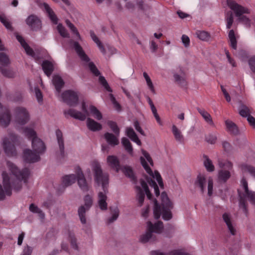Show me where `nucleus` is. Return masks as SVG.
<instances>
[{"mask_svg":"<svg viewBox=\"0 0 255 255\" xmlns=\"http://www.w3.org/2000/svg\"><path fill=\"white\" fill-rule=\"evenodd\" d=\"M7 166L12 175L9 176L5 172L2 174L3 187L0 184V200H3L6 195L11 194V190L18 191L25 184L29 176V171L27 168L19 170L12 162L7 161Z\"/></svg>","mask_w":255,"mask_h":255,"instance_id":"f257e3e1","label":"nucleus"},{"mask_svg":"<svg viewBox=\"0 0 255 255\" xmlns=\"http://www.w3.org/2000/svg\"><path fill=\"white\" fill-rule=\"evenodd\" d=\"M91 167L94 172V180L97 186H101L103 191L98 193V204L102 210H106L108 209L107 193L109 185V175L104 173L100 164L97 161H92Z\"/></svg>","mask_w":255,"mask_h":255,"instance_id":"f03ea898","label":"nucleus"},{"mask_svg":"<svg viewBox=\"0 0 255 255\" xmlns=\"http://www.w3.org/2000/svg\"><path fill=\"white\" fill-rule=\"evenodd\" d=\"M22 132L28 138L32 139V150L28 149L23 151V159L27 162H35L38 161L40 155L45 150L44 143L36 136L35 131L31 128L25 127L22 129Z\"/></svg>","mask_w":255,"mask_h":255,"instance_id":"7ed1b4c3","label":"nucleus"},{"mask_svg":"<svg viewBox=\"0 0 255 255\" xmlns=\"http://www.w3.org/2000/svg\"><path fill=\"white\" fill-rule=\"evenodd\" d=\"M81 111H78L75 109H69L65 111L64 114L80 121H84L90 116L98 121L103 119L102 113L93 105H90L87 108L85 102H83L81 104Z\"/></svg>","mask_w":255,"mask_h":255,"instance_id":"20e7f679","label":"nucleus"},{"mask_svg":"<svg viewBox=\"0 0 255 255\" xmlns=\"http://www.w3.org/2000/svg\"><path fill=\"white\" fill-rule=\"evenodd\" d=\"M162 205L160 206L156 200L154 201L153 215L156 219H158L160 217L165 221H168L172 218L171 210L173 208V204L169 199L165 192L161 194Z\"/></svg>","mask_w":255,"mask_h":255,"instance_id":"39448f33","label":"nucleus"},{"mask_svg":"<svg viewBox=\"0 0 255 255\" xmlns=\"http://www.w3.org/2000/svg\"><path fill=\"white\" fill-rule=\"evenodd\" d=\"M0 143L7 155L14 156L16 154L15 145L20 143V137L14 132H8L1 138Z\"/></svg>","mask_w":255,"mask_h":255,"instance_id":"423d86ee","label":"nucleus"},{"mask_svg":"<svg viewBox=\"0 0 255 255\" xmlns=\"http://www.w3.org/2000/svg\"><path fill=\"white\" fill-rule=\"evenodd\" d=\"M238 194L240 197V207L244 211H246V202H249L255 205V192L250 190L247 181L242 179L241 181V186L238 189Z\"/></svg>","mask_w":255,"mask_h":255,"instance_id":"0eeeda50","label":"nucleus"},{"mask_svg":"<svg viewBox=\"0 0 255 255\" xmlns=\"http://www.w3.org/2000/svg\"><path fill=\"white\" fill-rule=\"evenodd\" d=\"M227 2L228 6L235 13L236 16L238 17L239 22L245 27H250L252 23L251 19L247 16L243 15L244 14L249 13L250 12L249 9L238 4L233 0H227Z\"/></svg>","mask_w":255,"mask_h":255,"instance_id":"6e6552de","label":"nucleus"},{"mask_svg":"<svg viewBox=\"0 0 255 255\" xmlns=\"http://www.w3.org/2000/svg\"><path fill=\"white\" fill-rule=\"evenodd\" d=\"M141 152L142 156L140 157V161L144 169L150 178L156 179L159 186L163 188V183L159 173L157 171L153 172L150 168V166H153V163L149 154L143 149L141 150Z\"/></svg>","mask_w":255,"mask_h":255,"instance_id":"1a4fd4ad","label":"nucleus"},{"mask_svg":"<svg viewBox=\"0 0 255 255\" xmlns=\"http://www.w3.org/2000/svg\"><path fill=\"white\" fill-rule=\"evenodd\" d=\"M135 192V200L138 207H141L143 205L145 194L149 199H151L152 195L148 188L147 184L142 179H140L138 183H136Z\"/></svg>","mask_w":255,"mask_h":255,"instance_id":"9d476101","label":"nucleus"},{"mask_svg":"<svg viewBox=\"0 0 255 255\" xmlns=\"http://www.w3.org/2000/svg\"><path fill=\"white\" fill-rule=\"evenodd\" d=\"M14 124L15 128L19 129L21 126L26 124L30 119L29 113L27 110L23 107H17L14 110Z\"/></svg>","mask_w":255,"mask_h":255,"instance_id":"9b49d317","label":"nucleus"},{"mask_svg":"<svg viewBox=\"0 0 255 255\" xmlns=\"http://www.w3.org/2000/svg\"><path fill=\"white\" fill-rule=\"evenodd\" d=\"M74 48L80 59L84 64L87 66L91 72L95 76H99L100 72L93 62H91L90 58L85 53L82 47L77 42H74Z\"/></svg>","mask_w":255,"mask_h":255,"instance_id":"f8f14e48","label":"nucleus"},{"mask_svg":"<svg viewBox=\"0 0 255 255\" xmlns=\"http://www.w3.org/2000/svg\"><path fill=\"white\" fill-rule=\"evenodd\" d=\"M218 164L220 168H222L218 171V181L220 182H226L231 177L230 170L232 169L233 165L228 160L218 159Z\"/></svg>","mask_w":255,"mask_h":255,"instance_id":"ddd939ff","label":"nucleus"},{"mask_svg":"<svg viewBox=\"0 0 255 255\" xmlns=\"http://www.w3.org/2000/svg\"><path fill=\"white\" fill-rule=\"evenodd\" d=\"M84 204L78 209V215L82 224L87 223L86 212L90 210L93 204V197L92 195L87 194L83 197Z\"/></svg>","mask_w":255,"mask_h":255,"instance_id":"4468645a","label":"nucleus"},{"mask_svg":"<svg viewBox=\"0 0 255 255\" xmlns=\"http://www.w3.org/2000/svg\"><path fill=\"white\" fill-rule=\"evenodd\" d=\"M196 184L202 193L206 191V187H207L208 195L209 196L212 195L213 193V179L211 177H205L204 175L200 174L197 177Z\"/></svg>","mask_w":255,"mask_h":255,"instance_id":"2eb2a0df","label":"nucleus"},{"mask_svg":"<svg viewBox=\"0 0 255 255\" xmlns=\"http://www.w3.org/2000/svg\"><path fill=\"white\" fill-rule=\"evenodd\" d=\"M61 98L62 100L70 106H75L78 101V94L77 92L68 90L63 92Z\"/></svg>","mask_w":255,"mask_h":255,"instance_id":"dca6fc26","label":"nucleus"},{"mask_svg":"<svg viewBox=\"0 0 255 255\" xmlns=\"http://www.w3.org/2000/svg\"><path fill=\"white\" fill-rule=\"evenodd\" d=\"M77 180L80 188L83 191H88L90 188L87 183L82 170L79 167L76 169Z\"/></svg>","mask_w":255,"mask_h":255,"instance_id":"f3484780","label":"nucleus"},{"mask_svg":"<svg viewBox=\"0 0 255 255\" xmlns=\"http://www.w3.org/2000/svg\"><path fill=\"white\" fill-rule=\"evenodd\" d=\"M223 220L225 223L229 232L232 235H235L236 234L237 230L236 228V225L233 220L231 216L228 213H224L223 215Z\"/></svg>","mask_w":255,"mask_h":255,"instance_id":"a211bd4d","label":"nucleus"},{"mask_svg":"<svg viewBox=\"0 0 255 255\" xmlns=\"http://www.w3.org/2000/svg\"><path fill=\"white\" fill-rule=\"evenodd\" d=\"M174 81L178 84L184 86L186 84V74L184 69L181 67H178L176 71L173 74Z\"/></svg>","mask_w":255,"mask_h":255,"instance_id":"6ab92c4d","label":"nucleus"},{"mask_svg":"<svg viewBox=\"0 0 255 255\" xmlns=\"http://www.w3.org/2000/svg\"><path fill=\"white\" fill-rule=\"evenodd\" d=\"M119 136L120 134H117L108 131L105 132L103 135L106 141L111 146H115L119 144Z\"/></svg>","mask_w":255,"mask_h":255,"instance_id":"aec40b11","label":"nucleus"},{"mask_svg":"<svg viewBox=\"0 0 255 255\" xmlns=\"http://www.w3.org/2000/svg\"><path fill=\"white\" fill-rule=\"evenodd\" d=\"M107 165L114 169L117 172L121 170L120 160L118 157L114 155H108L106 159Z\"/></svg>","mask_w":255,"mask_h":255,"instance_id":"412c9836","label":"nucleus"},{"mask_svg":"<svg viewBox=\"0 0 255 255\" xmlns=\"http://www.w3.org/2000/svg\"><path fill=\"white\" fill-rule=\"evenodd\" d=\"M163 229V224L161 221H157L155 223H152L150 221L147 223V229L149 230L152 234H161Z\"/></svg>","mask_w":255,"mask_h":255,"instance_id":"4be33fe9","label":"nucleus"},{"mask_svg":"<svg viewBox=\"0 0 255 255\" xmlns=\"http://www.w3.org/2000/svg\"><path fill=\"white\" fill-rule=\"evenodd\" d=\"M38 5L43 10H44L47 13L48 16L53 22L55 23H57V17L55 15L53 10L48 3L44 2H38Z\"/></svg>","mask_w":255,"mask_h":255,"instance_id":"5701e85b","label":"nucleus"},{"mask_svg":"<svg viewBox=\"0 0 255 255\" xmlns=\"http://www.w3.org/2000/svg\"><path fill=\"white\" fill-rule=\"evenodd\" d=\"M0 114V126L3 128L7 127L11 121L10 112L6 108H4Z\"/></svg>","mask_w":255,"mask_h":255,"instance_id":"b1692460","label":"nucleus"},{"mask_svg":"<svg viewBox=\"0 0 255 255\" xmlns=\"http://www.w3.org/2000/svg\"><path fill=\"white\" fill-rule=\"evenodd\" d=\"M86 126L87 128L92 131H98L102 129V125L94 119L88 117L86 118Z\"/></svg>","mask_w":255,"mask_h":255,"instance_id":"393cba45","label":"nucleus"},{"mask_svg":"<svg viewBox=\"0 0 255 255\" xmlns=\"http://www.w3.org/2000/svg\"><path fill=\"white\" fill-rule=\"evenodd\" d=\"M56 136L59 145V151L57 152V155L59 158H63L65 156L64 151V142L62 138V134L61 131H56Z\"/></svg>","mask_w":255,"mask_h":255,"instance_id":"a878e982","label":"nucleus"},{"mask_svg":"<svg viewBox=\"0 0 255 255\" xmlns=\"http://www.w3.org/2000/svg\"><path fill=\"white\" fill-rule=\"evenodd\" d=\"M156 236L152 234L149 230L141 234L139 237V241L142 243H146L148 242H155L157 241Z\"/></svg>","mask_w":255,"mask_h":255,"instance_id":"bb28decb","label":"nucleus"},{"mask_svg":"<svg viewBox=\"0 0 255 255\" xmlns=\"http://www.w3.org/2000/svg\"><path fill=\"white\" fill-rule=\"evenodd\" d=\"M26 24L33 30H36L40 27V21L37 16L31 15L26 19Z\"/></svg>","mask_w":255,"mask_h":255,"instance_id":"cd10ccee","label":"nucleus"},{"mask_svg":"<svg viewBox=\"0 0 255 255\" xmlns=\"http://www.w3.org/2000/svg\"><path fill=\"white\" fill-rule=\"evenodd\" d=\"M52 83L55 86L56 95L59 97L60 90L64 86V82L61 77L58 75H54L53 77Z\"/></svg>","mask_w":255,"mask_h":255,"instance_id":"c85d7f7f","label":"nucleus"},{"mask_svg":"<svg viewBox=\"0 0 255 255\" xmlns=\"http://www.w3.org/2000/svg\"><path fill=\"white\" fill-rule=\"evenodd\" d=\"M16 39L19 41V42L21 44V46L24 49L25 51L26 54L29 56L32 57H34V52L33 50L29 46V45L26 43L24 39L22 36L18 34L16 35Z\"/></svg>","mask_w":255,"mask_h":255,"instance_id":"c756f323","label":"nucleus"},{"mask_svg":"<svg viewBox=\"0 0 255 255\" xmlns=\"http://www.w3.org/2000/svg\"><path fill=\"white\" fill-rule=\"evenodd\" d=\"M54 63L53 61L48 60L44 61L42 64V67L45 74L49 77L54 70Z\"/></svg>","mask_w":255,"mask_h":255,"instance_id":"7c9ffc66","label":"nucleus"},{"mask_svg":"<svg viewBox=\"0 0 255 255\" xmlns=\"http://www.w3.org/2000/svg\"><path fill=\"white\" fill-rule=\"evenodd\" d=\"M227 130L230 133L237 135L239 133V129L236 125L230 120L225 121Z\"/></svg>","mask_w":255,"mask_h":255,"instance_id":"2f4dec72","label":"nucleus"},{"mask_svg":"<svg viewBox=\"0 0 255 255\" xmlns=\"http://www.w3.org/2000/svg\"><path fill=\"white\" fill-rule=\"evenodd\" d=\"M77 180V175L69 174L64 176L62 178V184L65 187L69 186L74 183Z\"/></svg>","mask_w":255,"mask_h":255,"instance_id":"473e14b6","label":"nucleus"},{"mask_svg":"<svg viewBox=\"0 0 255 255\" xmlns=\"http://www.w3.org/2000/svg\"><path fill=\"white\" fill-rule=\"evenodd\" d=\"M127 135L133 142L136 143L137 145H140L141 142L139 139L137 135L134 131L133 129L131 128H127L126 130Z\"/></svg>","mask_w":255,"mask_h":255,"instance_id":"72a5a7b5","label":"nucleus"},{"mask_svg":"<svg viewBox=\"0 0 255 255\" xmlns=\"http://www.w3.org/2000/svg\"><path fill=\"white\" fill-rule=\"evenodd\" d=\"M198 111L202 116L207 124L212 127L215 126L212 118L209 113H208L204 110L201 109H198Z\"/></svg>","mask_w":255,"mask_h":255,"instance_id":"f704fd0d","label":"nucleus"},{"mask_svg":"<svg viewBox=\"0 0 255 255\" xmlns=\"http://www.w3.org/2000/svg\"><path fill=\"white\" fill-rule=\"evenodd\" d=\"M121 169L124 173L126 176L129 177L130 180L133 181L136 184V183L137 182L135 181V176L132 169L130 167L125 166L121 168Z\"/></svg>","mask_w":255,"mask_h":255,"instance_id":"c9c22d12","label":"nucleus"},{"mask_svg":"<svg viewBox=\"0 0 255 255\" xmlns=\"http://www.w3.org/2000/svg\"><path fill=\"white\" fill-rule=\"evenodd\" d=\"M172 131L175 139L179 142H183L184 137L181 133V131L175 125L172 126Z\"/></svg>","mask_w":255,"mask_h":255,"instance_id":"e433bc0d","label":"nucleus"},{"mask_svg":"<svg viewBox=\"0 0 255 255\" xmlns=\"http://www.w3.org/2000/svg\"><path fill=\"white\" fill-rule=\"evenodd\" d=\"M203 163L206 170L209 172H213L215 170V166L212 160L207 156H203Z\"/></svg>","mask_w":255,"mask_h":255,"instance_id":"4c0bfd02","label":"nucleus"},{"mask_svg":"<svg viewBox=\"0 0 255 255\" xmlns=\"http://www.w3.org/2000/svg\"><path fill=\"white\" fill-rule=\"evenodd\" d=\"M152 255H190L181 250H174L171 251L168 255L160 252L158 251H153Z\"/></svg>","mask_w":255,"mask_h":255,"instance_id":"58836bf2","label":"nucleus"},{"mask_svg":"<svg viewBox=\"0 0 255 255\" xmlns=\"http://www.w3.org/2000/svg\"><path fill=\"white\" fill-rule=\"evenodd\" d=\"M91 37L92 39V40L96 43L98 47H99L100 51L103 54H106V50L102 45V43L100 41V40L98 39V38L97 37L96 34L93 32H91L90 33Z\"/></svg>","mask_w":255,"mask_h":255,"instance_id":"ea45409f","label":"nucleus"},{"mask_svg":"<svg viewBox=\"0 0 255 255\" xmlns=\"http://www.w3.org/2000/svg\"><path fill=\"white\" fill-rule=\"evenodd\" d=\"M228 36L231 47L234 49H236L237 47V43L233 30H230Z\"/></svg>","mask_w":255,"mask_h":255,"instance_id":"a19ab883","label":"nucleus"},{"mask_svg":"<svg viewBox=\"0 0 255 255\" xmlns=\"http://www.w3.org/2000/svg\"><path fill=\"white\" fill-rule=\"evenodd\" d=\"M122 143L127 151L132 154L133 149L129 140L126 137H123L122 139Z\"/></svg>","mask_w":255,"mask_h":255,"instance_id":"79ce46f5","label":"nucleus"},{"mask_svg":"<svg viewBox=\"0 0 255 255\" xmlns=\"http://www.w3.org/2000/svg\"><path fill=\"white\" fill-rule=\"evenodd\" d=\"M29 210L34 213H37L38 216L41 219H43L45 217L44 213L36 205L31 204L29 206Z\"/></svg>","mask_w":255,"mask_h":255,"instance_id":"37998d69","label":"nucleus"},{"mask_svg":"<svg viewBox=\"0 0 255 255\" xmlns=\"http://www.w3.org/2000/svg\"><path fill=\"white\" fill-rule=\"evenodd\" d=\"M241 168L243 172H249L255 178V168L254 167L247 164H244L241 165Z\"/></svg>","mask_w":255,"mask_h":255,"instance_id":"c03bdc74","label":"nucleus"},{"mask_svg":"<svg viewBox=\"0 0 255 255\" xmlns=\"http://www.w3.org/2000/svg\"><path fill=\"white\" fill-rule=\"evenodd\" d=\"M107 125L114 133L120 134V129L116 122L112 121H109L107 122Z\"/></svg>","mask_w":255,"mask_h":255,"instance_id":"a18cd8bd","label":"nucleus"},{"mask_svg":"<svg viewBox=\"0 0 255 255\" xmlns=\"http://www.w3.org/2000/svg\"><path fill=\"white\" fill-rule=\"evenodd\" d=\"M196 35L198 38L203 41H208L210 38L209 33L205 31H197Z\"/></svg>","mask_w":255,"mask_h":255,"instance_id":"49530a36","label":"nucleus"},{"mask_svg":"<svg viewBox=\"0 0 255 255\" xmlns=\"http://www.w3.org/2000/svg\"><path fill=\"white\" fill-rule=\"evenodd\" d=\"M0 21L4 25V26L8 30H12L11 23L7 17L4 14L0 15Z\"/></svg>","mask_w":255,"mask_h":255,"instance_id":"de8ad7c7","label":"nucleus"},{"mask_svg":"<svg viewBox=\"0 0 255 255\" xmlns=\"http://www.w3.org/2000/svg\"><path fill=\"white\" fill-rule=\"evenodd\" d=\"M112 212V216L109 219V222L112 223L116 221L119 215V210L117 207L111 208Z\"/></svg>","mask_w":255,"mask_h":255,"instance_id":"09e8293b","label":"nucleus"},{"mask_svg":"<svg viewBox=\"0 0 255 255\" xmlns=\"http://www.w3.org/2000/svg\"><path fill=\"white\" fill-rule=\"evenodd\" d=\"M239 114L242 117H248L250 115V109L245 105H242L239 109Z\"/></svg>","mask_w":255,"mask_h":255,"instance_id":"8fccbe9b","label":"nucleus"},{"mask_svg":"<svg viewBox=\"0 0 255 255\" xmlns=\"http://www.w3.org/2000/svg\"><path fill=\"white\" fill-rule=\"evenodd\" d=\"M143 77L144 78L146 84L148 87V88L152 92H154V86L152 84V82L149 77V76L148 75V74L146 72H144L143 73Z\"/></svg>","mask_w":255,"mask_h":255,"instance_id":"3c124183","label":"nucleus"},{"mask_svg":"<svg viewBox=\"0 0 255 255\" xmlns=\"http://www.w3.org/2000/svg\"><path fill=\"white\" fill-rule=\"evenodd\" d=\"M146 181L148 183V184L150 185L151 187H153L154 190V193L156 196H158L159 195V191L158 189V187L156 184V182L153 181L152 179H149L148 178H146Z\"/></svg>","mask_w":255,"mask_h":255,"instance_id":"603ef678","label":"nucleus"},{"mask_svg":"<svg viewBox=\"0 0 255 255\" xmlns=\"http://www.w3.org/2000/svg\"><path fill=\"white\" fill-rule=\"evenodd\" d=\"M150 107L151 112H152L156 122L159 125L162 126V122L159 116L158 115V114L157 113V110H156L155 107L154 106V105H152V106H151Z\"/></svg>","mask_w":255,"mask_h":255,"instance_id":"864d4df0","label":"nucleus"},{"mask_svg":"<svg viewBox=\"0 0 255 255\" xmlns=\"http://www.w3.org/2000/svg\"><path fill=\"white\" fill-rule=\"evenodd\" d=\"M57 30L60 34L63 37H69V34L66 31L65 27L61 24H59L57 26Z\"/></svg>","mask_w":255,"mask_h":255,"instance_id":"5fc2aeb1","label":"nucleus"},{"mask_svg":"<svg viewBox=\"0 0 255 255\" xmlns=\"http://www.w3.org/2000/svg\"><path fill=\"white\" fill-rule=\"evenodd\" d=\"M99 81L101 83V85L105 88V89L109 92H112V90L109 86L108 82H107L105 78L102 76H100L99 78Z\"/></svg>","mask_w":255,"mask_h":255,"instance_id":"6e6d98bb","label":"nucleus"},{"mask_svg":"<svg viewBox=\"0 0 255 255\" xmlns=\"http://www.w3.org/2000/svg\"><path fill=\"white\" fill-rule=\"evenodd\" d=\"M31 91L32 92L34 93L38 102L39 103L41 102L42 101V95L40 90L35 87L33 89L31 88Z\"/></svg>","mask_w":255,"mask_h":255,"instance_id":"4d7b16f0","label":"nucleus"},{"mask_svg":"<svg viewBox=\"0 0 255 255\" xmlns=\"http://www.w3.org/2000/svg\"><path fill=\"white\" fill-rule=\"evenodd\" d=\"M66 24H67V26L71 29V31L78 37V39H80L81 37L80 36V34H79L77 28L75 27V26L71 22H70V21H69L68 20H66Z\"/></svg>","mask_w":255,"mask_h":255,"instance_id":"13d9d810","label":"nucleus"},{"mask_svg":"<svg viewBox=\"0 0 255 255\" xmlns=\"http://www.w3.org/2000/svg\"><path fill=\"white\" fill-rule=\"evenodd\" d=\"M217 139V135L215 133H211L206 137V140L210 144H214Z\"/></svg>","mask_w":255,"mask_h":255,"instance_id":"bf43d9fd","label":"nucleus"},{"mask_svg":"<svg viewBox=\"0 0 255 255\" xmlns=\"http://www.w3.org/2000/svg\"><path fill=\"white\" fill-rule=\"evenodd\" d=\"M0 63L3 65H7L9 63L8 56L4 53H0Z\"/></svg>","mask_w":255,"mask_h":255,"instance_id":"052dcab7","label":"nucleus"},{"mask_svg":"<svg viewBox=\"0 0 255 255\" xmlns=\"http://www.w3.org/2000/svg\"><path fill=\"white\" fill-rule=\"evenodd\" d=\"M2 74L5 77L11 78L14 76V73L9 69L1 68Z\"/></svg>","mask_w":255,"mask_h":255,"instance_id":"680f3d73","label":"nucleus"},{"mask_svg":"<svg viewBox=\"0 0 255 255\" xmlns=\"http://www.w3.org/2000/svg\"><path fill=\"white\" fill-rule=\"evenodd\" d=\"M110 99L112 104H113L114 107L115 109V110H116L117 111H120L121 106H120V104L117 102L115 98L111 94L110 95Z\"/></svg>","mask_w":255,"mask_h":255,"instance_id":"e2e57ef3","label":"nucleus"},{"mask_svg":"<svg viewBox=\"0 0 255 255\" xmlns=\"http://www.w3.org/2000/svg\"><path fill=\"white\" fill-rule=\"evenodd\" d=\"M32 252V248L28 246L24 247L22 253L20 255H31Z\"/></svg>","mask_w":255,"mask_h":255,"instance_id":"0e129e2a","label":"nucleus"},{"mask_svg":"<svg viewBox=\"0 0 255 255\" xmlns=\"http://www.w3.org/2000/svg\"><path fill=\"white\" fill-rule=\"evenodd\" d=\"M182 42L185 47H188L190 45V39L186 35H183L181 37Z\"/></svg>","mask_w":255,"mask_h":255,"instance_id":"69168bd1","label":"nucleus"},{"mask_svg":"<svg viewBox=\"0 0 255 255\" xmlns=\"http://www.w3.org/2000/svg\"><path fill=\"white\" fill-rule=\"evenodd\" d=\"M149 213V207L146 206L143 208L141 211V216L143 218H147L148 216Z\"/></svg>","mask_w":255,"mask_h":255,"instance_id":"338daca9","label":"nucleus"},{"mask_svg":"<svg viewBox=\"0 0 255 255\" xmlns=\"http://www.w3.org/2000/svg\"><path fill=\"white\" fill-rule=\"evenodd\" d=\"M249 64L252 71L255 72V56L250 58Z\"/></svg>","mask_w":255,"mask_h":255,"instance_id":"774afa93","label":"nucleus"}]
</instances>
